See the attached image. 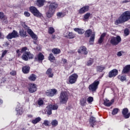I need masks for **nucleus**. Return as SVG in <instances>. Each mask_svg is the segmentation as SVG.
I'll list each match as a JSON object with an SVG mask.
<instances>
[{"label": "nucleus", "mask_w": 130, "mask_h": 130, "mask_svg": "<svg viewBox=\"0 0 130 130\" xmlns=\"http://www.w3.org/2000/svg\"><path fill=\"white\" fill-rule=\"evenodd\" d=\"M74 31H75V32H77V33L80 35H82V34H84V33H85V30H84V29L79 28H74Z\"/></svg>", "instance_id": "obj_30"}, {"label": "nucleus", "mask_w": 130, "mask_h": 130, "mask_svg": "<svg viewBox=\"0 0 130 130\" xmlns=\"http://www.w3.org/2000/svg\"><path fill=\"white\" fill-rule=\"evenodd\" d=\"M93 62H94V59L90 58L87 61L86 64V66L90 67V66H92V64H93Z\"/></svg>", "instance_id": "obj_35"}, {"label": "nucleus", "mask_w": 130, "mask_h": 130, "mask_svg": "<svg viewBox=\"0 0 130 130\" xmlns=\"http://www.w3.org/2000/svg\"><path fill=\"white\" fill-rule=\"evenodd\" d=\"M22 71L23 74H28L30 72V67L28 66H23L22 68Z\"/></svg>", "instance_id": "obj_19"}, {"label": "nucleus", "mask_w": 130, "mask_h": 130, "mask_svg": "<svg viewBox=\"0 0 130 130\" xmlns=\"http://www.w3.org/2000/svg\"><path fill=\"white\" fill-rule=\"evenodd\" d=\"M21 25H22L23 28H24L25 29V30H27V32L28 33V34H29V35H30V36H31V35L34 34V32H33L32 29H29V27H28L27 26V25H26V23H25V22H22Z\"/></svg>", "instance_id": "obj_12"}, {"label": "nucleus", "mask_w": 130, "mask_h": 130, "mask_svg": "<svg viewBox=\"0 0 130 130\" xmlns=\"http://www.w3.org/2000/svg\"><path fill=\"white\" fill-rule=\"evenodd\" d=\"M78 52L79 53H84V54H88V52L87 51V48L85 47H81L80 49L78 50Z\"/></svg>", "instance_id": "obj_18"}, {"label": "nucleus", "mask_w": 130, "mask_h": 130, "mask_svg": "<svg viewBox=\"0 0 130 130\" xmlns=\"http://www.w3.org/2000/svg\"><path fill=\"white\" fill-rule=\"evenodd\" d=\"M55 30H54V28L52 27H50L48 28V33L49 34H53V33H54Z\"/></svg>", "instance_id": "obj_42"}, {"label": "nucleus", "mask_w": 130, "mask_h": 130, "mask_svg": "<svg viewBox=\"0 0 130 130\" xmlns=\"http://www.w3.org/2000/svg\"><path fill=\"white\" fill-rule=\"evenodd\" d=\"M62 61H63V63H64V64H66V63H67V59H62Z\"/></svg>", "instance_id": "obj_58"}, {"label": "nucleus", "mask_w": 130, "mask_h": 130, "mask_svg": "<svg viewBox=\"0 0 130 130\" xmlns=\"http://www.w3.org/2000/svg\"><path fill=\"white\" fill-rule=\"evenodd\" d=\"M127 112H128V109L126 108H124L122 111V114L125 119L129 118L130 114H128L127 116L125 115V114Z\"/></svg>", "instance_id": "obj_16"}, {"label": "nucleus", "mask_w": 130, "mask_h": 130, "mask_svg": "<svg viewBox=\"0 0 130 130\" xmlns=\"http://www.w3.org/2000/svg\"><path fill=\"white\" fill-rule=\"evenodd\" d=\"M110 42L112 45H118L120 42H121V38L119 36H117L116 37H112L110 39Z\"/></svg>", "instance_id": "obj_4"}, {"label": "nucleus", "mask_w": 130, "mask_h": 130, "mask_svg": "<svg viewBox=\"0 0 130 130\" xmlns=\"http://www.w3.org/2000/svg\"><path fill=\"white\" fill-rule=\"evenodd\" d=\"M130 71V64L126 66L123 69L122 73V74H127Z\"/></svg>", "instance_id": "obj_23"}, {"label": "nucleus", "mask_w": 130, "mask_h": 130, "mask_svg": "<svg viewBox=\"0 0 130 130\" xmlns=\"http://www.w3.org/2000/svg\"><path fill=\"white\" fill-rule=\"evenodd\" d=\"M40 120H41V118L39 117L36 118L35 119L32 120V122L34 123V124H36V123H38Z\"/></svg>", "instance_id": "obj_36"}, {"label": "nucleus", "mask_w": 130, "mask_h": 130, "mask_svg": "<svg viewBox=\"0 0 130 130\" xmlns=\"http://www.w3.org/2000/svg\"><path fill=\"white\" fill-rule=\"evenodd\" d=\"M7 17L5 16V13L3 12H0V20L2 21H5L6 23H8V20H7Z\"/></svg>", "instance_id": "obj_24"}, {"label": "nucleus", "mask_w": 130, "mask_h": 130, "mask_svg": "<svg viewBox=\"0 0 130 130\" xmlns=\"http://www.w3.org/2000/svg\"><path fill=\"white\" fill-rule=\"evenodd\" d=\"M52 52L54 54H59V53H60V49H58L57 48H53L52 50Z\"/></svg>", "instance_id": "obj_33"}, {"label": "nucleus", "mask_w": 130, "mask_h": 130, "mask_svg": "<svg viewBox=\"0 0 130 130\" xmlns=\"http://www.w3.org/2000/svg\"><path fill=\"white\" fill-rule=\"evenodd\" d=\"M11 76H16L17 75V72L16 71H12L10 73Z\"/></svg>", "instance_id": "obj_51"}, {"label": "nucleus", "mask_w": 130, "mask_h": 130, "mask_svg": "<svg viewBox=\"0 0 130 130\" xmlns=\"http://www.w3.org/2000/svg\"><path fill=\"white\" fill-rule=\"evenodd\" d=\"M46 74L48 75L49 78H52L53 77V73H52V69L51 68H49Z\"/></svg>", "instance_id": "obj_26"}, {"label": "nucleus", "mask_w": 130, "mask_h": 130, "mask_svg": "<svg viewBox=\"0 0 130 130\" xmlns=\"http://www.w3.org/2000/svg\"><path fill=\"white\" fill-rule=\"evenodd\" d=\"M34 43L35 44H36V42H34Z\"/></svg>", "instance_id": "obj_64"}, {"label": "nucleus", "mask_w": 130, "mask_h": 130, "mask_svg": "<svg viewBox=\"0 0 130 130\" xmlns=\"http://www.w3.org/2000/svg\"><path fill=\"white\" fill-rule=\"evenodd\" d=\"M124 33L126 36H127V35L129 34V31H128V29L126 28L124 31Z\"/></svg>", "instance_id": "obj_52"}, {"label": "nucleus", "mask_w": 130, "mask_h": 130, "mask_svg": "<svg viewBox=\"0 0 130 130\" xmlns=\"http://www.w3.org/2000/svg\"><path fill=\"white\" fill-rule=\"evenodd\" d=\"M38 60H43L44 59V55H43V53H40L38 55Z\"/></svg>", "instance_id": "obj_37"}, {"label": "nucleus", "mask_w": 130, "mask_h": 130, "mask_svg": "<svg viewBox=\"0 0 130 130\" xmlns=\"http://www.w3.org/2000/svg\"><path fill=\"white\" fill-rule=\"evenodd\" d=\"M89 11V6H86L82 8H81L79 11V14H85L86 12H88Z\"/></svg>", "instance_id": "obj_17"}, {"label": "nucleus", "mask_w": 130, "mask_h": 130, "mask_svg": "<svg viewBox=\"0 0 130 130\" xmlns=\"http://www.w3.org/2000/svg\"><path fill=\"white\" fill-rule=\"evenodd\" d=\"M130 0H125L122 2V4H126L127 3H129Z\"/></svg>", "instance_id": "obj_56"}, {"label": "nucleus", "mask_w": 130, "mask_h": 130, "mask_svg": "<svg viewBox=\"0 0 130 130\" xmlns=\"http://www.w3.org/2000/svg\"><path fill=\"white\" fill-rule=\"evenodd\" d=\"M51 123L53 126L55 127L57 126V125L58 124V122L56 120H52Z\"/></svg>", "instance_id": "obj_41"}, {"label": "nucleus", "mask_w": 130, "mask_h": 130, "mask_svg": "<svg viewBox=\"0 0 130 130\" xmlns=\"http://www.w3.org/2000/svg\"><path fill=\"white\" fill-rule=\"evenodd\" d=\"M30 37L31 38H32V39H34V40H37V36L35 35V34H32L31 35H30Z\"/></svg>", "instance_id": "obj_50"}, {"label": "nucleus", "mask_w": 130, "mask_h": 130, "mask_svg": "<svg viewBox=\"0 0 130 130\" xmlns=\"http://www.w3.org/2000/svg\"><path fill=\"white\" fill-rule=\"evenodd\" d=\"M54 13L55 12L54 11H52L51 10H49L46 13V16L47 18H49L53 17Z\"/></svg>", "instance_id": "obj_29"}, {"label": "nucleus", "mask_w": 130, "mask_h": 130, "mask_svg": "<svg viewBox=\"0 0 130 130\" xmlns=\"http://www.w3.org/2000/svg\"><path fill=\"white\" fill-rule=\"evenodd\" d=\"M87 102L88 103H92L93 102V97L92 96H89L87 98Z\"/></svg>", "instance_id": "obj_48"}, {"label": "nucleus", "mask_w": 130, "mask_h": 130, "mask_svg": "<svg viewBox=\"0 0 130 130\" xmlns=\"http://www.w3.org/2000/svg\"><path fill=\"white\" fill-rule=\"evenodd\" d=\"M118 79H119V80H120L121 82H123V81H125V80H126V77L124 76L118 75Z\"/></svg>", "instance_id": "obj_39"}, {"label": "nucleus", "mask_w": 130, "mask_h": 130, "mask_svg": "<svg viewBox=\"0 0 130 130\" xmlns=\"http://www.w3.org/2000/svg\"><path fill=\"white\" fill-rule=\"evenodd\" d=\"M5 45H6V46H8L9 45V43L8 42H6Z\"/></svg>", "instance_id": "obj_60"}, {"label": "nucleus", "mask_w": 130, "mask_h": 130, "mask_svg": "<svg viewBox=\"0 0 130 130\" xmlns=\"http://www.w3.org/2000/svg\"><path fill=\"white\" fill-rule=\"evenodd\" d=\"M17 37H19V34L17 31L14 30L7 36L6 38L7 39H13V38H17Z\"/></svg>", "instance_id": "obj_8"}, {"label": "nucleus", "mask_w": 130, "mask_h": 130, "mask_svg": "<svg viewBox=\"0 0 130 130\" xmlns=\"http://www.w3.org/2000/svg\"><path fill=\"white\" fill-rule=\"evenodd\" d=\"M48 4H50L49 6V10L52 11L55 13V10L57 9V7H58V4L56 3H51L50 2H48Z\"/></svg>", "instance_id": "obj_9"}, {"label": "nucleus", "mask_w": 130, "mask_h": 130, "mask_svg": "<svg viewBox=\"0 0 130 130\" xmlns=\"http://www.w3.org/2000/svg\"><path fill=\"white\" fill-rule=\"evenodd\" d=\"M78 79V75L74 74L69 77V83L70 84H75Z\"/></svg>", "instance_id": "obj_10"}, {"label": "nucleus", "mask_w": 130, "mask_h": 130, "mask_svg": "<svg viewBox=\"0 0 130 130\" xmlns=\"http://www.w3.org/2000/svg\"><path fill=\"white\" fill-rule=\"evenodd\" d=\"M49 123H50V122H49V121L48 120H46L44 121L43 124H44L45 126H49Z\"/></svg>", "instance_id": "obj_49"}, {"label": "nucleus", "mask_w": 130, "mask_h": 130, "mask_svg": "<svg viewBox=\"0 0 130 130\" xmlns=\"http://www.w3.org/2000/svg\"><path fill=\"white\" fill-rule=\"evenodd\" d=\"M46 110H47V114L48 115H51V114H52V109H51V106H48L47 107H46Z\"/></svg>", "instance_id": "obj_32"}, {"label": "nucleus", "mask_w": 130, "mask_h": 130, "mask_svg": "<svg viewBox=\"0 0 130 130\" xmlns=\"http://www.w3.org/2000/svg\"><path fill=\"white\" fill-rule=\"evenodd\" d=\"M19 35L21 37H25L26 36V31L24 30H21L19 31Z\"/></svg>", "instance_id": "obj_40"}, {"label": "nucleus", "mask_w": 130, "mask_h": 130, "mask_svg": "<svg viewBox=\"0 0 130 130\" xmlns=\"http://www.w3.org/2000/svg\"><path fill=\"white\" fill-rule=\"evenodd\" d=\"M29 10L30 11V12L35 17H37V18H40L42 17V14H41V13H40V12H39V10H37V8H36L35 7H30Z\"/></svg>", "instance_id": "obj_5"}, {"label": "nucleus", "mask_w": 130, "mask_h": 130, "mask_svg": "<svg viewBox=\"0 0 130 130\" xmlns=\"http://www.w3.org/2000/svg\"><path fill=\"white\" fill-rule=\"evenodd\" d=\"M16 53H18L19 55H21V54H20V50H17Z\"/></svg>", "instance_id": "obj_59"}, {"label": "nucleus", "mask_w": 130, "mask_h": 130, "mask_svg": "<svg viewBox=\"0 0 130 130\" xmlns=\"http://www.w3.org/2000/svg\"><path fill=\"white\" fill-rule=\"evenodd\" d=\"M36 79H37V76H36V75L35 74H31L28 77V80L32 82L35 81L36 80Z\"/></svg>", "instance_id": "obj_28"}, {"label": "nucleus", "mask_w": 130, "mask_h": 130, "mask_svg": "<svg viewBox=\"0 0 130 130\" xmlns=\"http://www.w3.org/2000/svg\"><path fill=\"white\" fill-rule=\"evenodd\" d=\"M118 75V71L116 69H113L109 73V78H113Z\"/></svg>", "instance_id": "obj_14"}, {"label": "nucleus", "mask_w": 130, "mask_h": 130, "mask_svg": "<svg viewBox=\"0 0 130 130\" xmlns=\"http://www.w3.org/2000/svg\"><path fill=\"white\" fill-rule=\"evenodd\" d=\"M44 102H43V100H39L38 101V104L39 106H42V105L44 104Z\"/></svg>", "instance_id": "obj_47"}, {"label": "nucleus", "mask_w": 130, "mask_h": 130, "mask_svg": "<svg viewBox=\"0 0 130 130\" xmlns=\"http://www.w3.org/2000/svg\"><path fill=\"white\" fill-rule=\"evenodd\" d=\"M49 106H51L52 110H57L58 108V106H57V105H49Z\"/></svg>", "instance_id": "obj_43"}, {"label": "nucleus", "mask_w": 130, "mask_h": 130, "mask_svg": "<svg viewBox=\"0 0 130 130\" xmlns=\"http://www.w3.org/2000/svg\"><path fill=\"white\" fill-rule=\"evenodd\" d=\"M37 90V87H36V85L33 83L29 84V87H28V91L29 93H35Z\"/></svg>", "instance_id": "obj_13"}, {"label": "nucleus", "mask_w": 130, "mask_h": 130, "mask_svg": "<svg viewBox=\"0 0 130 130\" xmlns=\"http://www.w3.org/2000/svg\"><path fill=\"white\" fill-rule=\"evenodd\" d=\"M90 16H91V14L90 13H87L84 15V21H87L89 18H90Z\"/></svg>", "instance_id": "obj_38"}, {"label": "nucleus", "mask_w": 130, "mask_h": 130, "mask_svg": "<svg viewBox=\"0 0 130 130\" xmlns=\"http://www.w3.org/2000/svg\"><path fill=\"white\" fill-rule=\"evenodd\" d=\"M27 47H23L21 49V52H20L22 53V52H24V51L25 52L26 50H27Z\"/></svg>", "instance_id": "obj_54"}, {"label": "nucleus", "mask_w": 130, "mask_h": 130, "mask_svg": "<svg viewBox=\"0 0 130 130\" xmlns=\"http://www.w3.org/2000/svg\"><path fill=\"white\" fill-rule=\"evenodd\" d=\"M64 37H66V38H69V39H73L75 36L73 32H65L64 34Z\"/></svg>", "instance_id": "obj_15"}, {"label": "nucleus", "mask_w": 130, "mask_h": 130, "mask_svg": "<svg viewBox=\"0 0 130 130\" xmlns=\"http://www.w3.org/2000/svg\"><path fill=\"white\" fill-rule=\"evenodd\" d=\"M16 111L17 112V114L22 115L23 114V109L21 107L16 108Z\"/></svg>", "instance_id": "obj_34"}, {"label": "nucleus", "mask_w": 130, "mask_h": 130, "mask_svg": "<svg viewBox=\"0 0 130 130\" xmlns=\"http://www.w3.org/2000/svg\"><path fill=\"white\" fill-rule=\"evenodd\" d=\"M57 17H62V13L58 12L57 13Z\"/></svg>", "instance_id": "obj_55"}, {"label": "nucleus", "mask_w": 130, "mask_h": 130, "mask_svg": "<svg viewBox=\"0 0 130 130\" xmlns=\"http://www.w3.org/2000/svg\"><path fill=\"white\" fill-rule=\"evenodd\" d=\"M3 104V100H0V105Z\"/></svg>", "instance_id": "obj_61"}, {"label": "nucleus", "mask_w": 130, "mask_h": 130, "mask_svg": "<svg viewBox=\"0 0 130 130\" xmlns=\"http://www.w3.org/2000/svg\"><path fill=\"white\" fill-rule=\"evenodd\" d=\"M105 36H106V33L105 32L103 33L101 35V37L98 40V42L99 44H101V43L103 42V41L104 40V37H105Z\"/></svg>", "instance_id": "obj_25"}, {"label": "nucleus", "mask_w": 130, "mask_h": 130, "mask_svg": "<svg viewBox=\"0 0 130 130\" xmlns=\"http://www.w3.org/2000/svg\"><path fill=\"white\" fill-rule=\"evenodd\" d=\"M85 37H90L89 42L90 44H93L94 40H95V32H92V30L88 29L85 32Z\"/></svg>", "instance_id": "obj_2"}, {"label": "nucleus", "mask_w": 130, "mask_h": 130, "mask_svg": "<svg viewBox=\"0 0 130 130\" xmlns=\"http://www.w3.org/2000/svg\"><path fill=\"white\" fill-rule=\"evenodd\" d=\"M113 102H114V101L113 100L111 101V102H109V100L106 99L104 103V105H105V106H107L108 107H109V106L112 105Z\"/></svg>", "instance_id": "obj_27"}, {"label": "nucleus", "mask_w": 130, "mask_h": 130, "mask_svg": "<svg viewBox=\"0 0 130 130\" xmlns=\"http://www.w3.org/2000/svg\"><path fill=\"white\" fill-rule=\"evenodd\" d=\"M57 90L55 89H50L49 90H47L45 94L47 96H49L50 97H52L54 96L56 94Z\"/></svg>", "instance_id": "obj_11"}, {"label": "nucleus", "mask_w": 130, "mask_h": 130, "mask_svg": "<svg viewBox=\"0 0 130 130\" xmlns=\"http://www.w3.org/2000/svg\"><path fill=\"white\" fill-rule=\"evenodd\" d=\"M100 83V81L99 80H95L94 81L93 83L89 85L88 87L89 90L90 91H91V92H95L98 89V86Z\"/></svg>", "instance_id": "obj_6"}, {"label": "nucleus", "mask_w": 130, "mask_h": 130, "mask_svg": "<svg viewBox=\"0 0 130 130\" xmlns=\"http://www.w3.org/2000/svg\"><path fill=\"white\" fill-rule=\"evenodd\" d=\"M44 3H45V0H37L36 5L39 8L43 7L44 6Z\"/></svg>", "instance_id": "obj_21"}, {"label": "nucleus", "mask_w": 130, "mask_h": 130, "mask_svg": "<svg viewBox=\"0 0 130 130\" xmlns=\"http://www.w3.org/2000/svg\"><path fill=\"white\" fill-rule=\"evenodd\" d=\"M52 39H55V36H52Z\"/></svg>", "instance_id": "obj_62"}, {"label": "nucleus", "mask_w": 130, "mask_h": 130, "mask_svg": "<svg viewBox=\"0 0 130 130\" xmlns=\"http://www.w3.org/2000/svg\"><path fill=\"white\" fill-rule=\"evenodd\" d=\"M59 100L60 103H62V104H66L69 100V94H68V92L66 91L61 92L59 96Z\"/></svg>", "instance_id": "obj_3"}, {"label": "nucleus", "mask_w": 130, "mask_h": 130, "mask_svg": "<svg viewBox=\"0 0 130 130\" xmlns=\"http://www.w3.org/2000/svg\"><path fill=\"white\" fill-rule=\"evenodd\" d=\"M33 57V54H31V53L28 51L24 52L22 56V59L25 61H27L28 59H32Z\"/></svg>", "instance_id": "obj_7"}, {"label": "nucleus", "mask_w": 130, "mask_h": 130, "mask_svg": "<svg viewBox=\"0 0 130 130\" xmlns=\"http://www.w3.org/2000/svg\"><path fill=\"white\" fill-rule=\"evenodd\" d=\"M105 66L101 65L96 67V72H99V73H102L104 70H105Z\"/></svg>", "instance_id": "obj_22"}, {"label": "nucleus", "mask_w": 130, "mask_h": 130, "mask_svg": "<svg viewBox=\"0 0 130 130\" xmlns=\"http://www.w3.org/2000/svg\"><path fill=\"white\" fill-rule=\"evenodd\" d=\"M96 122V119L94 117H91L89 120V123L91 126H94V124Z\"/></svg>", "instance_id": "obj_31"}, {"label": "nucleus", "mask_w": 130, "mask_h": 130, "mask_svg": "<svg viewBox=\"0 0 130 130\" xmlns=\"http://www.w3.org/2000/svg\"><path fill=\"white\" fill-rule=\"evenodd\" d=\"M117 55L118 56H121V55H122V53H121V51L118 52L117 54Z\"/></svg>", "instance_id": "obj_57"}, {"label": "nucleus", "mask_w": 130, "mask_h": 130, "mask_svg": "<svg viewBox=\"0 0 130 130\" xmlns=\"http://www.w3.org/2000/svg\"><path fill=\"white\" fill-rule=\"evenodd\" d=\"M48 58L50 61H52V60H54L55 59V57L53 56V54L51 53L50 54Z\"/></svg>", "instance_id": "obj_45"}, {"label": "nucleus", "mask_w": 130, "mask_h": 130, "mask_svg": "<svg viewBox=\"0 0 130 130\" xmlns=\"http://www.w3.org/2000/svg\"><path fill=\"white\" fill-rule=\"evenodd\" d=\"M130 20V11H127L123 13L119 17L115 20V25L122 24Z\"/></svg>", "instance_id": "obj_1"}, {"label": "nucleus", "mask_w": 130, "mask_h": 130, "mask_svg": "<svg viewBox=\"0 0 130 130\" xmlns=\"http://www.w3.org/2000/svg\"><path fill=\"white\" fill-rule=\"evenodd\" d=\"M127 114H130V113H128V112L127 113H126L125 115L126 116H127Z\"/></svg>", "instance_id": "obj_63"}, {"label": "nucleus", "mask_w": 130, "mask_h": 130, "mask_svg": "<svg viewBox=\"0 0 130 130\" xmlns=\"http://www.w3.org/2000/svg\"><path fill=\"white\" fill-rule=\"evenodd\" d=\"M118 111H119V109H118V108L113 109L112 112V114H113V115H115V114H117V113H118Z\"/></svg>", "instance_id": "obj_44"}, {"label": "nucleus", "mask_w": 130, "mask_h": 130, "mask_svg": "<svg viewBox=\"0 0 130 130\" xmlns=\"http://www.w3.org/2000/svg\"><path fill=\"white\" fill-rule=\"evenodd\" d=\"M80 104L82 107H84V106H86V105H87V98H81L80 101Z\"/></svg>", "instance_id": "obj_20"}, {"label": "nucleus", "mask_w": 130, "mask_h": 130, "mask_svg": "<svg viewBox=\"0 0 130 130\" xmlns=\"http://www.w3.org/2000/svg\"><path fill=\"white\" fill-rule=\"evenodd\" d=\"M8 53V50H5L4 51H2V54L1 56L2 58H4L5 57V55H6Z\"/></svg>", "instance_id": "obj_46"}, {"label": "nucleus", "mask_w": 130, "mask_h": 130, "mask_svg": "<svg viewBox=\"0 0 130 130\" xmlns=\"http://www.w3.org/2000/svg\"><path fill=\"white\" fill-rule=\"evenodd\" d=\"M24 15L25 17H30V13L28 12H24Z\"/></svg>", "instance_id": "obj_53"}]
</instances>
